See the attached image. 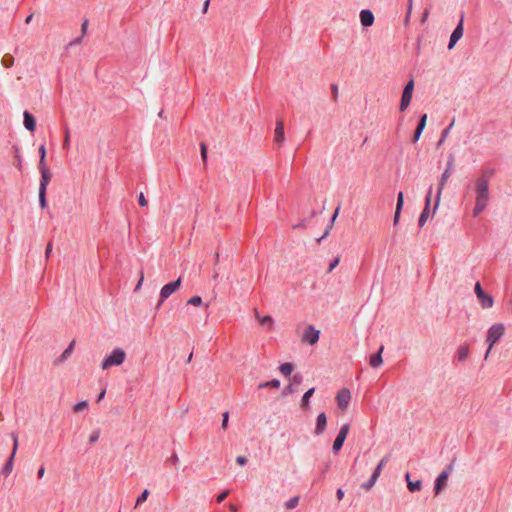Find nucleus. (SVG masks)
I'll return each mask as SVG.
<instances>
[{
	"label": "nucleus",
	"mask_w": 512,
	"mask_h": 512,
	"mask_svg": "<svg viewBox=\"0 0 512 512\" xmlns=\"http://www.w3.org/2000/svg\"><path fill=\"white\" fill-rule=\"evenodd\" d=\"M490 174L485 172L474 181L475 206L473 208V217H478L488 206L490 200L489 194Z\"/></svg>",
	"instance_id": "nucleus-1"
},
{
	"label": "nucleus",
	"mask_w": 512,
	"mask_h": 512,
	"mask_svg": "<svg viewBox=\"0 0 512 512\" xmlns=\"http://www.w3.org/2000/svg\"><path fill=\"white\" fill-rule=\"evenodd\" d=\"M505 333V326L502 323L493 324L487 332L486 343L488 344V349L485 354V359L488 358L490 351L493 346L501 339V337Z\"/></svg>",
	"instance_id": "nucleus-2"
},
{
	"label": "nucleus",
	"mask_w": 512,
	"mask_h": 512,
	"mask_svg": "<svg viewBox=\"0 0 512 512\" xmlns=\"http://www.w3.org/2000/svg\"><path fill=\"white\" fill-rule=\"evenodd\" d=\"M453 168H454L453 157H450L449 161L447 162V167H446L445 171L443 172V174L441 175L440 180H439L437 195H436V199H435V205L433 208V214L437 211V209L439 207L444 187H445L446 182L448 181L449 177L451 176Z\"/></svg>",
	"instance_id": "nucleus-3"
},
{
	"label": "nucleus",
	"mask_w": 512,
	"mask_h": 512,
	"mask_svg": "<svg viewBox=\"0 0 512 512\" xmlns=\"http://www.w3.org/2000/svg\"><path fill=\"white\" fill-rule=\"evenodd\" d=\"M126 358V353L124 350L117 348L114 349L110 355L106 356L102 361L101 368L103 370H107L112 366L121 365Z\"/></svg>",
	"instance_id": "nucleus-4"
},
{
	"label": "nucleus",
	"mask_w": 512,
	"mask_h": 512,
	"mask_svg": "<svg viewBox=\"0 0 512 512\" xmlns=\"http://www.w3.org/2000/svg\"><path fill=\"white\" fill-rule=\"evenodd\" d=\"M474 291L479 301V304L483 309H489L493 306L494 300L492 296L483 291L482 286L479 282L475 284Z\"/></svg>",
	"instance_id": "nucleus-5"
},
{
	"label": "nucleus",
	"mask_w": 512,
	"mask_h": 512,
	"mask_svg": "<svg viewBox=\"0 0 512 512\" xmlns=\"http://www.w3.org/2000/svg\"><path fill=\"white\" fill-rule=\"evenodd\" d=\"M181 282V277H179L176 281L170 282L162 287L160 291V300L157 307L161 306L170 295L175 293L180 288Z\"/></svg>",
	"instance_id": "nucleus-6"
},
{
	"label": "nucleus",
	"mask_w": 512,
	"mask_h": 512,
	"mask_svg": "<svg viewBox=\"0 0 512 512\" xmlns=\"http://www.w3.org/2000/svg\"><path fill=\"white\" fill-rule=\"evenodd\" d=\"M414 91V81L410 80L404 87L401 102H400V110L405 111L407 107L410 105L412 95Z\"/></svg>",
	"instance_id": "nucleus-7"
},
{
	"label": "nucleus",
	"mask_w": 512,
	"mask_h": 512,
	"mask_svg": "<svg viewBox=\"0 0 512 512\" xmlns=\"http://www.w3.org/2000/svg\"><path fill=\"white\" fill-rule=\"evenodd\" d=\"M351 401V392L347 388H342L336 395L337 406L341 411H346Z\"/></svg>",
	"instance_id": "nucleus-8"
},
{
	"label": "nucleus",
	"mask_w": 512,
	"mask_h": 512,
	"mask_svg": "<svg viewBox=\"0 0 512 512\" xmlns=\"http://www.w3.org/2000/svg\"><path fill=\"white\" fill-rule=\"evenodd\" d=\"M349 429H350L349 424H344L340 428V431L333 443V451L335 454H337L338 451L342 448L343 443L346 440L347 435L349 433Z\"/></svg>",
	"instance_id": "nucleus-9"
},
{
	"label": "nucleus",
	"mask_w": 512,
	"mask_h": 512,
	"mask_svg": "<svg viewBox=\"0 0 512 512\" xmlns=\"http://www.w3.org/2000/svg\"><path fill=\"white\" fill-rule=\"evenodd\" d=\"M12 438H13V449H12V453L9 457V459L7 460L6 464L4 465L3 467V470H2V473L5 475V476H8L10 475V473L12 472L13 470V462H14V457H15V454H16V451L18 449V437L16 434H12Z\"/></svg>",
	"instance_id": "nucleus-10"
},
{
	"label": "nucleus",
	"mask_w": 512,
	"mask_h": 512,
	"mask_svg": "<svg viewBox=\"0 0 512 512\" xmlns=\"http://www.w3.org/2000/svg\"><path fill=\"white\" fill-rule=\"evenodd\" d=\"M320 337V331L315 329L314 326H308L302 335V341L309 345H314L318 342Z\"/></svg>",
	"instance_id": "nucleus-11"
},
{
	"label": "nucleus",
	"mask_w": 512,
	"mask_h": 512,
	"mask_svg": "<svg viewBox=\"0 0 512 512\" xmlns=\"http://www.w3.org/2000/svg\"><path fill=\"white\" fill-rule=\"evenodd\" d=\"M431 199H432V187H430L428 189V192H427V195L425 198V207L419 217L418 224L420 227H423L429 218Z\"/></svg>",
	"instance_id": "nucleus-12"
},
{
	"label": "nucleus",
	"mask_w": 512,
	"mask_h": 512,
	"mask_svg": "<svg viewBox=\"0 0 512 512\" xmlns=\"http://www.w3.org/2000/svg\"><path fill=\"white\" fill-rule=\"evenodd\" d=\"M452 465H449L440 475L437 477L435 482V494L438 495L442 489L446 486L450 472L452 471Z\"/></svg>",
	"instance_id": "nucleus-13"
},
{
	"label": "nucleus",
	"mask_w": 512,
	"mask_h": 512,
	"mask_svg": "<svg viewBox=\"0 0 512 512\" xmlns=\"http://www.w3.org/2000/svg\"><path fill=\"white\" fill-rule=\"evenodd\" d=\"M463 20H464V17L462 15L459 24L457 25V27L454 29V31L452 32V34L450 36V41L448 44L449 50H451L455 46L457 41L460 40L461 37L463 36Z\"/></svg>",
	"instance_id": "nucleus-14"
},
{
	"label": "nucleus",
	"mask_w": 512,
	"mask_h": 512,
	"mask_svg": "<svg viewBox=\"0 0 512 512\" xmlns=\"http://www.w3.org/2000/svg\"><path fill=\"white\" fill-rule=\"evenodd\" d=\"M285 140L284 122L282 119L276 121V127L274 131V142L281 145Z\"/></svg>",
	"instance_id": "nucleus-15"
},
{
	"label": "nucleus",
	"mask_w": 512,
	"mask_h": 512,
	"mask_svg": "<svg viewBox=\"0 0 512 512\" xmlns=\"http://www.w3.org/2000/svg\"><path fill=\"white\" fill-rule=\"evenodd\" d=\"M326 425H327V417H326L325 413H320L316 419V427H315L314 433L316 435H321L325 431Z\"/></svg>",
	"instance_id": "nucleus-16"
},
{
	"label": "nucleus",
	"mask_w": 512,
	"mask_h": 512,
	"mask_svg": "<svg viewBox=\"0 0 512 512\" xmlns=\"http://www.w3.org/2000/svg\"><path fill=\"white\" fill-rule=\"evenodd\" d=\"M383 350H384V346L382 345V346H380L378 353L370 356L369 364L371 367L378 368L383 364V359H382Z\"/></svg>",
	"instance_id": "nucleus-17"
},
{
	"label": "nucleus",
	"mask_w": 512,
	"mask_h": 512,
	"mask_svg": "<svg viewBox=\"0 0 512 512\" xmlns=\"http://www.w3.org/2000/svg\"><path fill=\"white\" fill-rule=\"evenodd\" d=\"M361 24L365 27H369L374 23V15L370 10H362L360 12Z\"/></svg>",
	"instance_id": "nucleus-18"
},
{
	"label": "nucleus",
	"mask_w": 512,
	"mask_h": 512,
	"mask_svg": "<svg viewBox=\"0 0 512 512\" xmlns=\"http://www.w3.org/2000/svg\"><path fill=\"white\" fill-rule=\"evenodd\" d=\"M23 117H24L25 128L30 132H34L35 128H36V120L33 117V115L30 114L28 111H25L23 113Z\"/></svg>",
	"instance_id": "nucleus-19"
},
{
	"label": "nucleus",
	"mask_w": 512,
	"mask_h": 512,
	"mask_svg": "<svg viewBox=\"0 0 512 512\" xmlns=\"http://www.w3.org/2000/svg\"><path fill=\"white\" fill-rule=\"evenodd\" d=\"M40 173H41V180H40L39 190H47V186L49 185L52 175L49 170L40 171Z\"/></svg>",
	"instance_id": "nucleus-20"
},
{
	"label": "nucleus",
	"mask_w": 512,
	"mask_h": 512,
	"mask_svg": "<svg viewBox=\"0 0 512 512\" xmlns=\"http://www.w3.org/2000/svg\"><path fill=\"white\" fill-rule=\"evenodd\" d=\"M314 392H315V388H310L309 390H307L304 393V395L302 397V400H301V407L304 410H308L309 409L310 398L314 394Z\"/></svg>",
	"instance_id": "nucleus-21"
},
{
	"label": "nucleus",
	"mask_w": 512,
	"mask_h": 512,
	"mask_svg": "<svg viewBox=\"0 0 512 512\" xmlns=\"http://www.w3.org/2000/svg\"><path fill=\"white\" fill-rule=\"evenodd\" d=\"M75 341H72L69 346L64 350L61 356L57 359L58 363L65 361L72 353L74 349Z\"/></svg>",
	"instance_id": "nucleus-22"
},
{
	"label": "nucleus",
	"mask_w": 512,
	"mask_h": 512,
	"mask_svg": "<svg viewBox=\"0 0 512 512\" xmlns=\"http://www.w3.org/2000/svg\"><path fill=\"white\" fill-rule=\"evenodd\" d=\"M457 356L459 361H465L469 356V348L466 345H462L457 349Z\"/></svg>",
	"instance_id": "nucleus-23"
},
{
	"label": "nucleus",
	"mask_w": 512,
	"mask_h": 512,
	"mask_svg": "<svg viewBox=\"0 0 512 512\" xmlns=\"http://www.w3.org/2000/svg\"><path fill=\"white\" fill-rule=\"evenodd\" d=\"M407 488L410 492L420 491L422 488V482L420 480L417 481H408Z\"/></svg>",
	"instance_id": "nucleus-24"
},
{
	"label": "nucleus",
	"mask_w": 512,
	"mask_h": 512,
	"mask_svg": "<svg viewBox=\"0 0 512 512\" xmlns=\"http://www.w3.org/2000/svg\"><path fill=\"white\" fill-rule=\"evenodd\" d=\"M1 63L4 67L6 68H10L13 66L14 64V57L10 54H5L3 57H2V60H1Z\"/></svg>",
	"instance_id": "nucleus-25"
},
{
	"label": "nucleus",
	"mask_w": 512,
	"mask_h": 512,
	"mask_svg": "<svg viewBox=\"0 0 512 512\" xmlns=\"http://www.w3.org/2000/svg\"><path fill=\"white\" fill-rule=\"evenodd\" d=\"M387 462V457L383 458L379 464L377 465L376 469L374 470L372 476L374 479H378L380 474H381V471L385 465V463Z\"/></svg>",
	"instance_id": "nucleus-26"
},
{
	"label": "nucleus",
	"mask_w": 512,
	"mask_h": 512,
	"mask_svg": "<svg viewBox=\"0 0 512 512\" xmlns=\"http://www.w3.org/2000/svg\"><path fill=\"white\" fill-rule=\"evenodd\" d=\"M280 372L285 376H290L293 370V365L291 363H284L279 367Z\"/></svg>",
	"instance_id": "nucleus-27"
},
{
	"label": "nucleus",
	"mask_w": 512,
	"mask_h": 512,
	"mask_svg": "<svg viewBox=\"0 0 512 512\" xmlns=\"http://www.w3.org/2000/svg\"><path fill=\"white\" fill-rule=\"evenodd\" d=\"M268 387H271V388H279L280 387V382L279 380L277 379H273L271 381H268V382H265V383H261L259 385V388H268Z\"/></svg>",
	"instance_id": "nucleus-28"
},
{
	"label": "nucleus",
	"mask_w": 512,
	"mask_h": 512,
	"mask_svg": "<svg viewBox=\"0 0 512 512\" xmlns=\"http://www.w3.org/2000/svg\"><path fill=\"white\" fill-rule=\"evenodd\" d=\"M298 503H299V497L296 496V497L291 498L289 501H287L285 503V507L288 510H292L298 505Z\"/></svg>",
	"instance_id": "nucleus-29"
},
{
	"label": "nucleus",
	"mask_w": 512,
	"mask_h": 512,
	"mask_svg": "<svg viewBox=\"0 0 512 512\" xmlns=\"http://www.w3.org/2000/svg\"><path fill=\"white\" fill-rule=\"evenodd\" d=\"M148 496H149V491L147 489H145L141 493V495L137 498L135 507H137V506L141 505L142 503H144L147 500Z\"/></svg>",
	"instance_id": "nucleus-30"
},
{
	"label": "nucleus",
	"mask_w": 512,
	"mask_h": 512,
	"mask_svg": "<svg viewBox=\"0 0 512 512\" xmlns=\"http://www.w3.org/2000/svg\"><path fill=\"white\" fill-rule=\"evenodd\" d=\"M39 203L42 209L46 208V190H39Z\"/></svg>",
	"instance_id": "nucleus-31"
},
{
	"label": "nucleus",
	"mask_w": 512,
	"mask_h": 512,
	"mask_svg": "<svg viewBox=\"0 0 512 512\" xmlns=\"http://www.w3.org/2000/svg\"><path fill=\"white\" fill-rule=\"evenodd\" d=\"M87 407H88V402L81 401V402L77 403L76 405H74L73 410H74V412L79 413V412L85 410Z\"/></svg>",
	"instance_id": "nucleus-32"
},
{
	"label": "nucleus",
	"mask_w": 512,
	"mask_h": 512,
	"mask_svg": "<svg viewBox=\"0 0 512 512\" xmlns=\"http://www.w3.org/2000/svg\"><path fill=\"white\" fill-rule=\"evenodd\" d=\"M377 480L378 479H374L373 476H371L369 481L362 484V488L366 491L370 490L374 486V484L376 483Z\"/></svg>",
	"instance_id": "nucleus-33"
},
{
	"label": "nucleus",
	"mask_w": 512,
	"mask_h": 512,
	"mask_svg": "<svg viewBox=\"0 0 512 512\" xmlns=\"http://www.w3.org/2000/svg\"><path fill=\"white\" fill-rule=\"evenodd\" d=\"M403 204H404V195L402 192H399L398 195H397V205H396V209L398 211H401L402 210V207H403Z\"/></svg>",
	"instance_id": "nucleus-34"
},
{
	"label": "nucleus",
	"mask_w": 512,
	"mask_h": 512,
	"mask_svg": "<svg viewBox=\"0 0 512 512\" xmlns=\"http://www.w3.org/2000/svg\"><path fill=\"white\" fill-rule=\"evenodd\" d=\"M187 303L193 306H199L202 304V298L200 296H193Z\"/></svg>",
	"instance_id": "nucleus-35"
},
{
	"label": "nucleus",
	"mask_w": 512,
	"mask_h": 512,
	"mask_svg": "<svg viewBox=\"0 0 512 512\" xmlns=\"http://www.w3.org/2000/svg\"><path fill=\"white\" fill-rule=\"evenodd\" d=\"M258 320H259V322H260L261 324H263V325H266V324H267V325H272V323H273V319H272V317H271V316H268V315H267V316H264V317H258Z\"/></svg>",
	"instance_id": "nucleus-36"
},
{
	"label": "nucleus",
	"mask_w": 512,
	"mask_h": 512,
	"mask_svg": "<svg viewBox=\"0 0 512 512\" xmlns=\"http://www.w3.org/2000/svg\"><path fill=\"white\" fill-rule=\"evenodd\" d=\"M427 122V114L421 116L417 129L424 130Z\"/></svg>",
	"instance_id": "nucleus-37"
},
{
	"label": "nucleus",
	"mask_w": 512,
	"mask_h": 512,
	"mask_svg": "<svg viewBox=\"0 0 512 512\" xmlns=\"http://www.w3.org/2000/svg\"><path fill=\"white\" fill-rule=\"evenodd\" d=\"M452 125H453V123L442 132V136H441L440 140L438 141V145L439 146L442 145L443 142L445 141V138L447 137V135L449 133V130L452 127Z\"/></svg>",
	"instance_id": "nucleus-38"
},
{
	"label": "nucleus",
	"mask_w": 512,
	"mask_h": 512,
	"mask_svg": "<svg viewBox=\"0 0 512 512\" xmlns=\"http://www.w3.org/2000/svg\"><path fill=\"white\" fill-rule=\"evenodd\" d=\"M99 436H100V432L99 431H94L90 436H89V442L91 444L95 443L98 441L99 439Z\"/></svg>",
	"instance_id": "nucleus-39"
},
{
	"label": "nucleus",
	"mask_w": 512,
	"mask_h": 512,
	"mask_svg": "<svg viewBox=\"0 0 512 512\" xmlns=\"http://www.w3.org/2000/svg\"><path fill=\"white\" fill-rule=\"evenodd\" d=\"M138 202L142 207H146L148 205V201L142 192L139 194Z\"/></svg>",
	"instance_id": "nucleus-40"
},
{
	"label": "nucleus",
	"mask_w": 512,
	"mask_h": 512,
	"mask_svg": "<svg viewBox=\"0 0 512 512\" xmlns=\"http://www.w3.org/2000/svg\"><path fill=\"white\" fill-rule=\"evenodd\" d=\"M38 167H39V170H40V171H46V170H49V169L47 168L45 158H43V157H40Z\"/></svg>",
	"instance_id": "nucleus-41"
},
{
	"label": "nucleus",
	"mask_w": 512,
	"mask_h": 512,
	"mask_svg": "<svg viewBox=\"0 0 512 512\" xmlns=\"http://www.w3.org/2000/svg\"><path fill=\"white\" fill-rule=\"evenodd\" d=\"M228 419H229V413L228 412H225L223 414V419H222V424H221V427L223 429H226L227 428V425H228Z\"/></svg>",
	"instance_id": "nucleus-42"
},
{
	"label": "nucleus",
	"mask_w": 512,
	"mask_h": 512,
	"mask_svg": "<svg viewBox=\"0 0 512 512\" xmlns=\"http://www.w3.org/2000/svg\"><path fill=\"white\" fill-rule=\"evenodd\" d=\"M201 157H202L203 161L205 162L206 158H207V148L204 143L201 144Z\"/></svg>",
	"instance_id": "nucleus-43"
},
{
	"label": "nucleus",
	"mask_w": 512,
	"mask_h": 512,
	"mask_svg": "<svg viewBox=\"0 0 512 512\" xmlns=\"http://www.w3.org/2000/svg\"><path fill=\"white\" fill-rule=\"evenodd\" d=\"M236 462L240 465V466H243L247 463V458L245 456H238L236 458Z\"/></svg>",
	"instance_id": "nucleus-44"
},
{
	"label": "nucleus",
	"mask_w": 512,
	"mask_h": 512,
	"mask_svg": "<svg viewBox=\"0 0 512 512\" xmlns=\"http://www.w3.org/2000/svg\"><path fill=\"white\" fill-rule=\"evenodd\" d=\"M228 494H229L228 491H224L221 494H219L217 497V502L221 503L222 501H224V499L228 496Z\"/></svg>",
	"instance_id": "nucleus-45"
},
{
	"label": "nucleus",
	"mask_w": 512,
	"mask_h": 512,
	"mask_svg": "<svg viewBox=\"0 0 512 512\" xmlns=\"http://www.w3.org/2000/svg\"><path fill=\"white\" fill-rule=\"evenodd\" d=\"M422 132H423L422 130H420V129H417V128H416V130H415V132H414V136H413V142H414V143H415V142H417V141L419 140V138H420V136H421Z\"/></svg>",
	"instance_id": "nucleus-46"
},
{
	"label": "nucleus",
	"mask_w": 512,
	"mask_h": 512,
	"mask_svg": "<svg viewBox=\"0 0 512 512\" xmlns=\"http://www.w3.org/2000/svg\"><path fill=\"white\" fill-rule=\"evenodd\" d=\"M70 142L69 131H66L65 138L63 141V148H68Z\"/></svg>",
	"instance_id": "nucleus-47"
},
{
	"label": "nucleus",
	"mask_w": 512,
	"mask_h": 512,
	"mask_svg": "<svg viewBox=\"0 0 512 512\" xmlns=\"http://www.w3.org/2000/svg\"><path fill=\"white\" fill-rule=\"evenodd\" d=\"M87 27H88V21L85 20L83 23H82V26H81V34H82V37L85 36L86 32H87Z\"/></svg>",
	"instance_id": "nucleus-48"
},
{
	"label": "nucleus",
	"mask_w": 512,
	"mask_h": 512,
	"mask_svg": "<svg viewBox=\"0 0 512 512\" xmlns=\"http://www.w3.org/2000/svg\"><path fill=\"white\" fill-rule=\"evenodd\" d=\"M339 261V258L334 259V261L330 264L328 271L331 272L339 264Z\"/></svg>",
	"instance_id": "nucleus-49"
},
{
	"label": "nucleus",
	"mask_w": 512,
	"mask_h": 512,
	"mask_svg": "<svg viewBox=\"0 0 512 512\" xmlns=\"http://www.w3.org/2000/svg\"><path fill=\"white\" fill-rule=\"evenodd\" d=\"M400 213H401V211H398L397 209L395 210L394 219H393L394 225L398 224L399 218H400Z\"/></svg>",
	"instance_id": "nucleus-50"
},
{
	"label": "nucleus",
	"mask_w": 512,
	"mask_h": 512,
	"mask_svg": "<svg viewBox=\"0 0 512 512\" xmlns=\"http://www.w3.org/2000/svg\"><path fill=\"white\" fill-rule=\"evenodd\" d=\"M413 9V0H408L407 14L410 17Z\"/></svg>",
	"instance_id": "nucleus-51"
},
{
	"label": "nucleus",
	"mask_w": 512,
	"mask_h": 512,
	"mask_svg": "<svg viewBox=\"0 0 512 512\" xmlns=\"http://www.w3.org/2000/svg\"><path fill=\"white\" fill-rule=\"evenodd\" d=\"M39 154H40V157H43L45 158L46 157V149H45V146L44 145H41L39 147Z\"/></svg>",
	"instance_id": "nucleus-52"
},
{
	"label": "nucleus",
	"mask_w": 512,
	"mask_h": 512,
	"mask_svg": "<svg viewBox=\"0 0 512 512\" xmlns=\"http://www.w3.org/2000/svg\"><path fill=\"white\" fill-rule=\"evenodd\" d=\"M44 473H45V468L43 466H41L37 472L38 478H42L44 476Z\"/></svg>",
	"instance_id": "nucleus-53"
},
{
	"label": "nucleus",
	"mask_w": 512,
	"mask_h": 512,
	"mask_svg": "<svg viewBox=\"0 0 512 512\" xmlns=\"http://www.w3.org/2000/svg\"><path fill=\"white\" fill-rule=\"evenodd\" d=\"M143 280H144V276H143V274H141L140 279H139V281H138V283H137V285L135 287V290H139L140 289Z\"/></svg>",
	"instance_id": "nucleus-54"
},
{
	"label": "nucleus",
	"mask_w": 512,
	"mask_h": 512,
	"mask_svg": "<svg viewBox=\"0 0 512 512\" xmlns=\"http://www.w3.org/2000/svg\"><path fill=\"white\" fill-rule=\"evenodd\" d=\"M336 495L338 500H341L344 497V491L342 489H338Z\"/></svg>",
	"instance_id": "nucleus-55"
},
{
	"label": "nucleus",
	"mask_w": 512,
	"mask_h": 512,
	"mask_svg": "<svg viewBox=\"0 0 512 512\" xmlns=\"http://www.w3.org/2000/svg\"><path fill=\"white\" fill-rule=\"evenodd\" d=\"M171 461H172L174 464H176V463L179 461V458H178L177 454H173V455L171 456Z\"/></svg>",
	"instance_id": "nucleus-56"
},
{
	"label": "nucleus",
	"mask_w": 512,
	"mask_h": 512,
	"mask_svg": "<svg viewBox=\"0 0 512 512\" xmlns=\"http://www.w3.org/2000/svg\"><path fill=\"white\" fill-rule=\"evenodd\" d=\"M104 396H105V390H103V391L99 394V396H98V398H97V402L101 401V400L104 398Z\"/></svg>",
	"instance_id": "nucleus-57"
},
{
	"label": "nucleus",
	"mask_w": 512,
	"mask_h": 512,
	"mask_svg": "<svg viewBox=\"0 0 512 512\" xmlns=\"http://www.w3.org/2000/svg\"><path fill=\"white\" fill-rule=\"evenodd\" d=\"M332 91H333V94H334V97H337V94H338V88L336 85H333L332 86Z\"/></svg>",
	"instance_id": "nucleus-58"
},
{
	"label": "nucleus",
	"mask_w": 512,
	"mask_h": 512,
	"mask_svg": "<svg viewBox=\"0 0 512 512\" xmlns=\"http://www.w3.org/2000/svg\"><path fill=\"white\" fill-rule=\"evenodd\" d=\"M51 250H52V246L51 244H48L47 248H46V256L48 257L51 253Z\"/></svg>",
	"instance_id": "nucleus-59"
},
{
	"label": "nucleus",
	"mask_w": 512,
	"mask_h": 512,
	"mask_svg": "<svg viewBox=\"0 0 512 512\" xmlns=\"http://www.w3.org/2000/svg\"><path fill=\"white\" fill-rule=\"evenodd\" d=\"M82 36L80 38L75 39L73 42H71V45L80 44L82 41Z\"/></svg>",
	"instance_id": "nucleus-60"
},
{
	"label": "nucleus",
	"mask_w": 512,
	"mask_h": 512,
	"mask_svg": "<svg viewBox=\"0 0 512 512\" xmlns=\"http://www.w3.org/2000/svg\"><path fill=\"white\" fill-rule=\"evenodd\" d=\"M229 508H230L231 512H237L238 511L237 506H235L234 504H230Z\"/></svg>",
	"instance_id": "nucleus-61"
},
{
	"label": "nucleus",
	"mask_w": 512,
	"mask_h": 512,
	"mask_svg": "<svg viewBox=\"0 0 512 512\" xmlns=\"http://www.w3.org/2000/svg\"><path fill=\"white\" fill-rule=\"evenodd\" d=\"M32 18H33V15H32V14H31V15H29V16L26 18L25 23H26V24H29V23L32 21Z\"/></svg>",
	"instance_id": "nucleus-62"
},
{
	"label": "nucleus",
	"mask_w": 512,
	"mask_h": 512,
	"mask_svg": "<svg viewBox=\"0 0 512 512\" xmlns=\"http://www.w3.org/2000/svg\"><path fill=\"white\" fill-rule=\"evenodd\" d=\"M427 17H428V11H425V13L423 14V17H422L423 23L426 21Z\"/></svg>",
	"instance_id": "nucleus-63"
},
{
	"label": "nucleus",
	"mask_w": 512,
	"mask_h": 512,
	"mask_svg": "<svg viewBox=\"0 0 512 512\" xmlns=\"http://www.w3.org/2000/svg\"><path fill=\"white\" fill-rule=\"evenodd\" d=\"M208 5H209V0H206L205 3H204V12L207 11Z\"/></svg>",
	"instance_id": "nucleus-64"
}]
</instances>
